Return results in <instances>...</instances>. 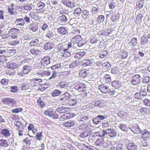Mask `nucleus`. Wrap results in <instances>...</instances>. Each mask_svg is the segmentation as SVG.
Listing matches in <instances>:
<instances>
[{"label": "nucleus", "mask_w": 150, "mask_h": 150, "mask_svg": "<svg viewBox=\"0 0 150 150\" xmlns=\"http://www.w3.org/2000/svg\"><path fill=\"white\" fill-rule=\"evenodd\" d=\"M8 146V144L6 140L3 139H0V147L5 148Z\"/></svg>", "instance_id": "2f4dec72"}, {"label": "nucleus", "mask_w": 150, "mask_h": 150, "mask_svg": "<svg viewBox=\"0 0 150 150\" xmlns=\"http://www.w3.org/2000/svg\"><path fill=\"white\" fill-rule=\"evenodd\" d=\"M61 93L62 92L60 91L58 89H55L52 92V95L53 97H55L59 96Z\"/></svg>", "instance_id": "e433bc0d"}, {"label": "nucleus", "mask_w": 150, "mask_h": 150, "mask_svg": "<svg viewBox=\"0 0 150 150\" xmlns=\"http://www.w3.org/2000/svg\"><path fill=\"white\" fill-rule=\"evenodd\" d=\"M29 27L30 30L33 32H36L38 29V25L35 22L30 23Z\"/></svg>", "instance_id": "6ab92c4d"}, {"label": "nucleus", "mask_w": 150, "mask_h": 150, "mask_svg": "<svg viewBox=\"0 0 150 150\" xmlns=\"http://www.w3.org/2000/svg\"><path fill=\"white\" fill-rule=\"evenodd\" d=\"M74 88L80 92L85 93L84 96L87 95L86 92V84L81 83H77L74 86Z\"/></svg>", "instance_id": "7ed1b4c3"}, {"label": "nucleus", "mask_w": 150, "mask_h": 150, "mask_svg": "<svg viewBox=\"0 0 150 150\" xmlns=\"http://www.w3.org/2000/svg\"><path fill=\"white\" fill-rule=\"evenodd\" d=\"M128 150H137V146L136 144L133 142L129 143L126 146Z\"/></svg>", "instance_id": "a211bd4d"}, {"label": "nucleus", "mask_w": 150, "mask_h": 150, "mask_svg": "<svg viewBox=\"0 0 150 150\" xmlns=\"http://www.w3.org/2000/svg\"><path fill=\"white\" fill-rule=\"evenodd\" d=\"M104 19V16L103 15H100L97 18L96 20L98 23L100 24L103 22Z\"/></svg>", "instance_id": "09e8293b"}, {"label": "nucleus", "mask_w": 150, "mask_h": 150, "mask_svg": "<svg viewBox=\"0 0 150 150\" xmlns=\"http://www.w3.org/2000/svg\"><path fill=\"white\" fill-rule=\"evenodd\" d=\"M1 134L5 137H8L10 135L9 130L6 129H2L1 131Z\"/></svg>", "instance_id": "f704fd0d"}, {"label": "nucleus", "mask_w": 150, "mask_h": 150, "mask_svg": "<svg viewBox=\"0 0 150 150\" xmlns=\"http://www.w3.org/2000/svg\"><path fill=\"white\" fill-rule=\"evenodd\" d=\"M42 81L41 79H32L31 83L33 86H38L42 85L41 83Z\"/></svg>", "instance_id": "f8f14e48"}, {"label": "nucleus", "mask_w": 150, "mask_h": 150, "mask_svg": "<svg viewBox=\"0 0 150 150\" xmlns=\"http://www.w3.org/2000/svg\"><path fill=\"white\" fill-rule=\"evenodd\" d=\"M62 3L65 5L71 8H73L76 5L75 3L70 0H62Z\"/></svg>", "instance_id": "1a4fd4ad"}, {"label": "nucleus", "mask_w": 150, "mask_h": 150, "mask_svg": "<svg viewBox=\"0 0 150 150\" xmlns=\"http://www.w3.org/2000/svg\"><path fill=\"white\" fill-rule=\"evenodd\" d=\"M58 21L61 23H65L67 22V18L66 16L64 15L60 16L58 18Z\"/></svg>", "instance_id": "5701e85b"}, {"label": "nucleus", "mask_w": 150, "mask_h": 150, "mask_svg": "<svg viewBox=\"0 0 150 150\" xmlns=\"http://www.w3.org/2000/svg\"><path fill=\"white\" fill-rule=\"evenodd\" d=\"M38 105L41 107V108H43L45 106V103L41 98H39L37 100Z\"/></svg>", "instance_id": "5fc2aeb1"}, {"label": "nucleus", "mask_w": 150, "mask_h": 150, "mask_svg": "<svg viewBox=\"0 0 150 150\" xmlns=\"http://www.w3.org/2000/svg\"><path fill=\"white\" fill-rule=\"evenodd\" d=\"M147 39L144 36H143L141 38V45H142L146 43L148 41Z\"/></svg>", "instance_id": "0e129e2a"}, {"label": "nucleus", "mask_w": 150, "mask_h": 150, "mask_svg": "<svg viewBox=\"0 0 150 150\" xmlns=\"http://www.w3.org/2000/svg\"><path fill=\"white\" fill-rule=\"evenodd\" d=\"M111 29H108L105 30L100 31L98 33L100 35L103 36H110V34L112 32Z\"/></svg>", "instance_id": "dca6fc26"}, {"label": "nucleus", "mask_w": 150, "mask_h": 150, "mask_svg": "<svg viewBox=\"0 0 150 150\" xmlns=\"http://www.w3.org/2000/svg\"><path fill=\"white\" fill-rule=\"evenodd\" d=\"M103 81L106 83H108L110 82L111 81V77L108 74L105 75L103 78Z\"/></svg>", "instance_id": "864d4df0"}, {"label": "nucleus", "mask_w": 150, "mask_h": 150, "mask_svg": "<svg viewBox=\"0 0 150 150\" xmlns=\"http://www.w3.org/2000/svg\"><path fill=\"white\" fill-rule=\"evenodd\" d=\"M80 38L81 37L79 36H75L74 38H71V42L74 44V45L76 44L80 40Z\"/></svg>", "instance_id": "ea45409f"}, {"label": "nucleus", "mask_w": 150, "mask_h": 150, "mask_svg": "<svg viewBox=\"0 0 150 150\" xmlns=\"http://www.w3.org/2000/svg\"><path fill=\"white\" fill-rule=\"evenodd\" d=\"M71 95L68 92H66L60 97L59 99L61 101H65L69 99Z\"/></svg>", "instance_id": "2eb2a0df"}, {"label": "nucleus", "mask_w": 150, "mask_h": 150, "mask_svg": "<svg viewBox=\"0 0 150 150\" xmlns=\"http://www.w3.org/2000/svg\"><path fill=\"white\" fill-rule=\"evenodd\" d=\"M1 102L5 105H13L15 101L13 98H5L2 99Z\"/></svg>", "instance_id": "6e6552de"}, {"label": "nucleus", "mask_w": 150, "mask_h": 150, "mask_svg": "<svg viewBox=\"0 0 150 150\" xmlns=\"http://www.w3.org/2000/svg\"><path fill=\"white\" fill-rule=\"evenodd\" d=\"M54 34L51 30H47L46 32V36L48 38L50 39L53 37Z\"/></svg>", "instance_id": "de8ad7c7"}, {"label": "nucleus", "mask_w": 150, "mask_h": 150, "mask_svg": "<svg viewBox=\"0 0 150 150\" xmlns=\"http://www.w3.org/2000/svg\"><path fill=\"white\" fill-rule=\"evenodd\" d=\"M79 75L80 76L83 78L86 77L87 75V71L85 70H82L80 71L79 73Z\"/></svg>", "instance_id": "8fccbe9b"}, {"label": "nucleus", "mask_w": 150, "mask_h": 150, "mask_svg": "<svg viewBox=\"0 0 150 150\" xmlns=\"http://www.w3.org/2000/svg\"><path fill=\"white\" fill-rule=\"evenodd\" d=\"M8 11L9 14L12 15H14L16 13V12L14 11V8H11L9 7H8Z\"/></svg>", "instance_id": "bf43d9fd"}, {"label": "nucleus", "mask_w": 150, "mask_h": 150, "mask_svg": "<svg viewBox=\"0 0 150 150\" xmlns=\"http://www.w3.org/2000/svg\"><path fill=\"white\" fill-rule=\"evenodd\" d=\"M42 132H38L35 136L36 139L40 141L41 140L42 138L43 137Z\"/></svg>", "instance_id": "e2e57ef3"}, {"label": "nucleus", "mask_w": 150, "mask_h": 150, "mask_svg": "<svg viewBox=\"0 0 150 150\" xmlns=\"http://www.w3.org/2000/svg\"><path fill=\"white\" fill-rule=\"evenodd\" d=\"M100 10L98 8L96 7H93L92 9V14L93 16H96L99 15L98 13L100 11Z\"/></svg>", "instance_id": "bb28decb"}, {"label": "nucleus", "mask_w": 150, "mask_h": 150, "mask_svg": "<svg viewBox=\"0 0 150 150\" xmlns=\"http://www.w3.org/2000/svg\"><path fill=\"white\" fill-rule=\"evenodd\" d=\"M89 134L88 131L85 130L80 133L79 137L82 138H85L88 136Z\"/></svg>", "instance_id": "37998d69"}, {"label": "nucleus", "mask_w": 150, "mask_h": 150, "mask_svg": "<svg viewBox=\"0 0 150 150\" xmlns=\"http://www.w3.org/2000/svg\"><path fill=\"white\" fill-rule=\"evenodd\" d=\"M30 59H24L23 60H22L20 63L21 65L25 66H28V65H30L29 63V62Z\"/></svg>", "instance_id": "a18cd8bd"}, {"label": "nucleus", "mask_w": 150, "mask_h": 150, "mask_svg": "<svg viewBox=\"0 0 150 150\" xmlns=\"http://www.w3.org/2000/svg\"><path fill=\"white\" fill-rule=\"evenodd\" d=\"M78 64L77 61H74L72 62L69 65V67L71 68H74L78 66Z\"/></svg>", "instance_id": "6e6d98bb"}, {"label": "nucleus", "mask_w": 150, "mask_h": 150, "mask_svg": "<svg viewBox=\"0 0 150 150\" xmlns=\"http://www.w3.org/2000/svg\"><path fill=\"white\" fill-rule=\"evenodd\" d=\"M68 86V83L67 81H63L59 83L56 84V86L58 88H62L67 87Z\"/></svg>", "instance_id": "aec40b11"}, {"label": "nucleus", "mask_w": 150, "mask_h": 150, "mask_svg": "<svg viewBox=\"0 0 150 150\" xmlns=\"http://www.w3.org/2000/svg\"><path fill=\"white\" fill-rule=\"evenodd\" d=\"M75 122L74 121L69 120L64 124V126L66 127H69L75 125Z\"/></svg>", "instance_id": "c756f323"}, {"label": "nucleus", "mask_w": 150, "mask_h": 150, "mask_svg": "<svg viewBox=\"0 0 150 150\" xmlns=\"http://www.w3.org/2000/svg\"><path fill=\"white\" fill-rule=\"evenodd\" d=\"M57 30L58 33L62 35H65L67 33L66 29L63 27L58 28Z\"/></svg>", "instance_id": "c85d7f7f"}, {"label": "nucleus", "mask_w": 150, "mask_h": 150, "mask_svg": "<svg viewBox=\"0 0 150 150\" xmlns=\"http://www.w3.org/2000/svg\"><path fill=\"white\" fill-rule=\"evenodd\" d=\"M112 85L116 89L118 88L121 86L120 82L117 80L113 81L112 83Z\"/></svg>", "instance_id": "72a5a7b5"}, {"label": "nucleus", "mask_w": 150, "mask_h": 150, "mask_svg": "<svg viewBox=\"0 0 150 150\" xmlns=\"http://www.w3.org/2000/svg\"><path fill=\"white\" fill-rule=\"evenodd\" d=\"M31 69V66L30 65L23 66L22 70L18 71L17 74L20 76H25L30 71Z\"/></svg>", "instance_id": "f257e3e1"}, {"label": "nucleus", "mask_w": 150, "mask_h": 150, "mask_svg": "<svg viewBox=\"0 0 150 150\" xmlns=\"http://www.w3.org/2000/svg\"><path fill=\"white\" fill-rule=\"evenodd\" d=\"M8 51L6 47H0V54H3L6 53Z\"/></svg>", "instance_id": "338daca9"}, {"label": "nucleus", "mask_w": 150, "mask_h": 150, "mask_svg": "<svg viewBox=\"0 0 150 150\" xmlns=\"http://www.w3.org/2000/svg\"><path fill=\"white\" fill-rule=\"evenodd\" d=\"M99 63L100 64L99 66L101 65L103 67H108V68H109L110 67V64L106 60H103L100 62H99Z\"/></svg>", "instance_id": "a19ab883"}, {"label": "nucleus", "mask_w": 150, "mask_h": 150, "mask_svg": "<svg viewBox=\"0 0 150 150\" xmlns=\"http://www.w3.org/2000/svg\"><path fill=\"white\" fill-rule=\"evenodd\" d=\"M86 54L85 52L84 51L80 52L76 54L74 56L75 58L81 59Z\"/></svg>", "instance_id": "4c0bfd02"}, {"label": "nucleus", "mask_w": 150, "mask_h": 150, "mask_svg": "<svg viewBox=\"0 0 150 150\" xmlns=\"http://www.w3.org/2000/svg\"><path fill=\"white\" fill-rule=\"evenodd\" d=\"M82 16L83 18H88L89 17V12L86 10H84L82 11Z\"/></svg>", "instance_id": "58836bf2"}, {"label": "nucleus", "mask_w": 150, "mask_h": 150, "mask_svg": "<svg viewBox=\"0 0 150 150\" xmlns=\"http://www.w3.org/2000/svg\"><path fill=\"white\" fill-rule=\"evenodd\" d=\"M119 127L122 131L127 132L128 131V128L126 124H120L119 125Z\"/></svg>", "instance_id": "c9c22d12"}, {"label": "nucleus", "mask_w": 150, "mask_h": 150, "mask_svg": "<svg viewBox=\"0 0 150 150\" xmlns=\"http://www.w3.org/2000/svg\"><path fill=\"white\" fill-rule=\"evenodd\" d=\"M127 53L126 51L123 50L120 53V56L122 59H124L127 56Z\"/></svg>", "instance_id": "c03bdc74"}, {"label": "nucleus", "mask_w": 150, "mask_h": 150, "mask_svg": "<svg viewBox=\"0 0 150 150\" xmlns=\"http://www.w3.org/2000/svg\"><path fill=\"white\" fill-rule=\"evenodd\" d=\"M45 68H40L39 71H38L36 74L39 77H42L45 75L49 76L51 74V72L45 70Z\"/></svg>", "instance_id": "423d86ee"}, {"label": "nucleus", "mask_w": 150, "mask_h": 150, "mask_svg": "<svg viewBox=\"0 0 150 150\" xmlns=\"http://www.w3.org/2000/svg\"><path fill=\"white\" fill-rule=\"evenodd\" d=\"M82 11L81 8H77L74 11V14L76 16H79L80 15Z\"/></svg>", "instance_id": "4d7b16f0"}, {"label": "nucleus", "mask_w": 150, "mask_h": 150, "mask_svg": "<svg viewBox=\"0 0 150 150\" xmlns=\"http://www.w3.org/2000/svg\"><path fill=\"white\" fill-rule=\"evenodd\" d=\"M94 62V59H86L82 62L84 66H88Z\"/></svg>", "instance_id": "a878e982"}, {"label": "nucleus", "mask_w": 150, "mask_h": 150, "mask_svg": "<svg viewBox=\"0 0 150 150\" xmlns=\"http://www.w3.org/2000/svg\"><path fill=\"white\" fill-rule=\"evenodd\" d=\"M68 108L67 107H60L57 109L56 112L60 113H65L68 111Z\"/></svg>", "instance_id": "7c9ffc66"}, {"label": "nucleus", "mask_w": 150, "mask_h": 150, "mask_svg": "<svg viewBox=\"0 0 150 150\" xmlns=\"http://www.w3.org/2000/svg\"><path fill=\"white\" fill-rule=\"evenodd\" d=\"M144 105L147 106H150V100L148 99H145L143 101Z\"/></svg>", "instance_id": "774afa93"}, {"label": "nucleus", "mask_w": 150, "mask_h": 150, "mask_svg": "<svg viewBox=\"0 0 150 150\" xmlns=\"http://www.w3.org/2000/svg\"><path fill=\"white\" fill-rule=\"evenodd\" d=\"M130 130L135 134L140 133L142 131L139 126L137 124L133 125V126L129 128Z\"/></svg>", "instance_id": "ddd939ff"}, {"label": "nucleus", "mask_w": 150, "mask_h": 150, "mask_svg": "<svg viewBox=\"0 0 150 150\" xmlns=\"http://www.w3.org/2000/svg\"><path fill=\"white\" fill-rule=\"evenodd\" d=\"M41 42L40 41L39 39L35 38L32 39L30 43V45L32 46H33L35 47H37L40 46Z\"/></svg>", "instance_id": "f3484780"}, {"label": "nucleus", "mask_w": 150, "mask_h": 150, "mask_svg": "<svg viewBox=\"0 0 150 150\" xmlns=\"http://www.w3.org/2000/svg\"><path fill=\"white\" fill-rule=\"evenodd\" d=\"M137 39L136 38H134L131 39L130 43H131V45L134 46L137 43Z\"/></svg>", "instance_id": "052dcab7"}, {"label": "nucleus", "mask_w": 150, "mask_h": 150, "mask_svg": "<svg viewBox=\"0 0 150 150\" xmlns=\"http://www.w3.org/2000/svg\"><path fill=\"white\" fill-rule=\"evenodd\" d=\"M104 142V140L103 138H100L98 139L95 142L96 146H100L102 145Z\"/></svg>", "instance_id": "79ce46f5"}, {"label": "nucleus", "mask_w": 150, "mask_h": 150, "mask_svg": "<svg viewBox=\"0 0 150 150\" xmlns=\"http://www.w3.org/2000/svg\"><path fill=\"white\" fill-rule=\"evenodd\" d=\"M70 114L69 113H67L62 115L59 118L60 121H63L66 120L68 118H70L69 115Z\"/></svg>", "instance_id": "49530a36"}, {"label": "nucleus", "mask_w": 150, "mask_h": 150, "mask_svg": "<svg viewBox=\"0 0 150 150\" xmlns=\"http://www.w3.org/2000/svg\"><path fill=\"white\" fill-rule=\"evenodd\" d=\"M54 46V44L52 43L51 42H49L45 43L44 46V48L45 50H50L53 48Z\"/></svg>", "instance_id": "4be33fe9"}, {"label": "nucleus", "mask_w": 150, "mask_h": 150, "mask_svg": "<svg viewBox=\"0 0 150 150\" xmlns=\"http://www.w3.org/2000/svg\"><path fill=\"white\" fill-rule=\"evenodd\" d=\"M32 4H24L20 6V8L25 12L31 10L32 9Z\"/></svg>", "instance_id": "4468645a"}, {"label": "nucleus", "mask_w": 150, "mask_h": 150, "mask_svg": "<svg viewBox=\"0 0 150 150\" xmlns=\"http://www.w3.org/2000/svg\"><path fill=\"white\" fill-rule=\"evenodd\" d=\"M77 103V101L76 99L74 98H71L69 101L68 104L72 106L76 105Z\"/></svg>", "instance_id": "603ef678"}, {"label": "nucleus", "mask_w": 150, "mask_h": 150, "mask_svg": "<svg viewBox=\"0 0 150 150\" xmlns=\"http://www.w3.org/2000/svg\"><path fill=\"white\" fill-rule=\"evenodd\" d=\"M25 22L23 18H19L16 19L14 21V23L16 27L19 28L20 26H23L25 24Z\"/></svg>", "instance_id": "9b49d317"}, {"label": "nucleus", "mask_w": 150, "mask_h": 150, "mask_svg": "<svg viewBox=\"0 0 150 150\" xmlns=\"http://www.w3.org/2000/svg\"><path fill=\"white\" fill-rule=\"evenodd\" d=\"M98 88L103 93H108L111 95H113L115 94V91L110 90L108 86H106L103 84L99 86Z\"/></svg>", "instance_id": "f03ea898"}, {"label": "nucleus", "mask_w": 150, "mask_h": 150, "mask_svg": "<svg viewBox=\"0 0 150 150\" xmlns=\"http://www.w3.org/2000/svg\"><path fill=\"white\" fill-rule=\"evenodd\" d=\"M57 74L58 73L57 72L53 71L52 76L49 78V79H54L56 78H58L59 76L57 75Z\"/></svg>", "instance_id": "3c124183"}, {"label": "nucleus", "mask_w": 150, "mask_h": 150, "mask_svg": "<svg viewBox=\"0 0 150 150\" xmlns=\"http://www.w3.org/2000/svg\"><path fill=\"white\" fill-rule=\"evenodd\" d=\"M14 124L17 127V130L19 131L18 135L20 136H22L23 134L25 131L23 125L20 121H15Z\"/></svg>", "instance_id": "20e7f679"}, {"label": "nucleus", "mask_w": 150, "mask_h": 150, "mask_svg": "<svg viewBox=\"0 0 150 150\" xmlns=\"http://www.w3.org/2000/svg\"><path fill=\"white\" fill-rule=\"evenodd\" d=\"M19 30L16 28H11L9 30L8 32V34L9 35H11L17 34L19 33Z\"/></svg>", "instance_id": "473e14b6"}, {"label": "nucleus", "mask_w": 150, "mask_h": 150, "mask_svg": "<svg viewBox=\"0 0 150 150\" xmlns=\"http://www.w3.org/2000/svg\"><path fill=\"white\" fill-rule=\"evenodd\" d=\"M106 130L107 132V134L110 137H113L116 135V132L114 130L110 129H108Z\"/></svg>", "instance_id": "cd10ccee"}, {"label": "nucleus", "mask_w": 150, "mask_h": 150, "mask_svg": "<svg viewBox=\"0 0 150 150\" xmlns=\"http://www.w3.org/2000/svg\"><path fill=\"white\" fill-rule=\"evenodd\" d=\"M97 39L96 37L91 36L90 37V42L91 43H95L97 42Z\"/></svg>", "instance_id": "69168bd1"}, {"label": "nucleus", "mask_w": 150, "mask_h": 150, "mask_svg": "<svg viewBox=\"0 0 150 150\" xmlns=\"http://www.w3.org/2000/svg\"><path fill=\"white\" fill-rule=\"evenodd\" d=\"M132 84L136 86L141 82L140 76L139 74H135L130 77Z\"/></svg>", "instance_id": "39448f33"}, {"label": "nucleus", "mask_w": 150, "mask_h": 150, "mask_svg": "<svg viewBox=\"0 0 150 150\" xmlns=\"http://www.w3.org/2000/svg\"><path fill=\"white\" fill-rule=\"evenodd\" d=\"M45 5L44 3L40 2L37 4V7L39 9H41L45 7Z\"/></svg>", "instance_id": "13d9d810"}, {"label": "nucleus", "mask_w": 150, "mask_h": 150, "mask_svg": "<svg viewBox=\"0 0 150 150\" xmlns=\"http://www.w3.org/2000/svg\"><path fill=\"white\" fill-rule=\"evenodd\" d=\"M53 112V111L52 109H48L44 112V114L45 115L50 116L51 117Z\"/></svg>", "instance_id": "680f3d73"}, {"label": "nucleus", "mask_w": 150, "mask_h": 150, "mask_svg": "<svg viewBox=\"0 0 150 150\" xmlns=\"http://www.w3.org/2000/svg\"><path fill=\"white\" fill-rule=\"evenodd\" d=\"M140 134L141 137L144 140H147L150 138V132L146 129L142 130Z\"/></svg>", "instance_id": "0eeeda50"}, {"label": "nucleus", "mask_w": 150, "mask_h": 150, "mask_svg": "<svg viewBox=\"0 0 150 150\" xmlns=\"http://www.w3.org/2000/svg\"><path fill=\"white\" fill-rule=\"evenodd\" d=\"M102 101L101 100H94L92 103L91 107L93 108L95 107H101L102 106Z\"/></svg>", "instance_id": "412c9836"}, {"label": "nucleus", "mask_w": 150, "mask_h": 150, "mask_svg": "<svg viewBox=\"0 0 150 150\" xmlns=\"http://www.w3.org/2000/svg\"><path fill=\"white\" fill-rule=\"evenodd\" d=\"M30 53L34 55L37 56L41 54V52L38 49L33 48L30 49Z\"/></svg>", "instance_id": "b1692460"}, {"label": "nucleus", "mask_w": 150, "mask_h": 150, "mask_svg": "<svg viewBox=\"0 0 150 150\" xmlns=\"http://www.w3.org/2000/svg\"><path fill=\"white\" fill-rule=\"evenodd\" d=\"M67 47V44H60L57 46V48L59 51L62 50L64 51H67V49L66 47Z\"/></svg>", "instance_id": "393cba45"}, {"label": "nucleus", "mask_w": 150, "mask_h": 150, "mask_svg": "<svg viewBox=\"0 0 150 150\" xmlns=\"http://www.w3.org/2000/svg\"><path fill=\"white\" fill-rule=\"evenodd\" d=\"M40 63L42 66L46 67L50 63V58L49 57L46 56L42 59Z\"/></svg>", "instance_id": "9d476101"}]
</instances>
